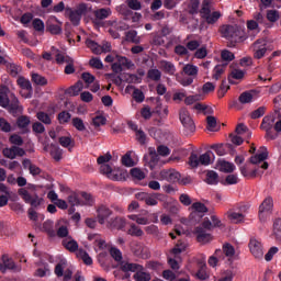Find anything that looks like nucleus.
Wrapping results in <instances>:
<instances>
[{
    "label": "nucleus",
    "instance_id": "f257e3e1",
    "mask_svg": "<svg viewBox=\"0 0 281 281\" xmlns=\"http://www.w3.org/2000/svg\"><path fill=\"white\" fill-rule=\"evenodd\" d=\"M221 33L226 41H229L228 47H236V43L245 41V30L238 25H223Z\"/></svg>",
    "mask_w": 281,
    "mask_h": 281
},
{
    "label": "nucleus",
    "instance_id": "f03ea898",
    "mask_svg": "<svg viewBox=\"0 0 281 281\" xmlns=\"http://www.w3.org/2000/svg\"><path fill=\"white\" fill-rule=\"evenodd\" d=\"M212 157H214V153H212V150H207L200 156L199 154L192 151L188 164L191 168H199V166H210V164H212Z\"/></svg>",
    "mask_w": 281,
    "mask_h": 281
},
{
    "label": "nucleus",
    "instance_id": "7ed1b4c3",
    "mask_svg": "<svg viewBox=\"0 0 281 281\" xmlns=\"http://www.w3.org/2000/svg\"><path fill=\"white\" fill-rule=\"evenodd\" d=\"M120 271H123L121 280H130L131 273H136V271H144V266L139 263H131L128 261H122L120 263Z\"/></svg>",
    "mask_w": 281,
    "mask_h": 281
},
{
    "label": "nucleus",
    "instance_id": "20e7f679",
    "mask_svg": "<svg viewBox=\"0 0 281 281\" xmlns=\"http://www.w3.org/2000/svg\"><path fill=\"white\" fill-rule=\"evenodd\" d=\"M67 260H61L57 263L55 266V276H57V278H64L63 281H71V278H74V271H71V269L65 270Z\"/></svg>",
    "mask_w": 281,
    "mask_h": 281
},
{
    "label": "nucleus",
    "instance_id": "39448f33",
    "mask_svg": "<svg viewBox=\"0 0 281 281\" xmlns=\"http://www.w3.org/2000/svg\"><path fill=\"white\" fill-rule=\"evenodd\" d=\"M235 255H236V249L229 243L224 244L222 250L221 249L215 250V256L222 260H225V258H228V260H232V258H234Z\"/></svg>",
    "mask_w": 281,
    "mask_h": 281
},
{
    "label": "nucleus",
    "instance_id": "423d86ee",
    "mask_svg": "<svg viewBox=\"0 0 281 281\" xmlns=\"http://www.w3.org/2000/svg\"><path fill=\"white\" fill-rule=\"evenodd\" d=\"M180 122H181L182 126H184L187 133H194L196 131L194 121H192V117L190 116L188 111L182 110L180 112Z\"/></svg>",
    "mask_w": 281,
    "mask_h": 281
},
{
    "label": "nucleus",
    "instance_id": "0eeeda50",
    "mask_svg": "<svg viewBox=\"0 0 281 281\" xmlns=\"http://www.w3.org/2000/svg\"><path fill=\"white\" fill-rule=\"evenodd\" d=\"M160 179L162 181H168L169 183H179L181 173L175 169H165L160 171Z\"/></svg>",
    "mask_w": 281,
    "mask_h": 281
},
{
    "label": "nucleus",
    "instance_id": "6e6552de",
    "mask_svg": "<svg viewBox=\"0 0 281 281\" xmlns=\"http://www.w3.org/2000/svg\"><path fill=\"white\" fill-rule=\"evenodd\" d=\"M254 58L260 60V58H265V54H267V42L262 40H257L252 44Z\"/></svg>",
    "mask_w": 281,
    "mask_h": 281
},
{
    "label": "nucleus",
    "instance_id": "1a4fd4ad",
    "mask_svg": "<svg viewBox=\"0 0 281 281\" xmlns=\"http://www.w3.org/2000/svg\"><path fill=\"white\" fill-rule=\"evenodd\" d=\"M248 247L255 258L261 259L262 256H265V251L262 250V243H260L258 239L250 238Z\"/></svg>",
    "mask_w": 281,
    "mask_h": 281
},
{
    "label": "nucleus",
    "instance_id": "9d476101",
    "mask_svg": "<svg viewBox=\"0 0 281 281\" xmlns=\"http://www.w3.org/2000/svg\"><path fill=\"white\" fill-rule=\"evenodd\" d=\"M273 210V198L267 196L259 206V218L265 221V214L272 212Z\"/></svg>",
    "mask_w": 281,
    "mask_h": 281
},
{
    "label": "nucleus",
    "instance_id": "9b49d317",
    "mask_svg": "<svg viewBox=\"0 0 281 281\" xmlns=\"http://www.w3.org/2000/svg\"><path fill=\"white\" fill-rule=\"evenodd\" d=\"M100 172L101 175H106L111 181H120V179H122V175H120L116 170H113V167H111L109 164L101 165Z\"/></svg>",
    "mask_w": 281,
    "mask_h": 281
},
{
    "label": "nucleus",
    "instance_id": "f8f14e48",
    "mask_svg": "<svg viewBox=\"0 0 281 281\" xmlns=\"http://www.w3.org/2000/svg\"><path fill=\"white\" fill-rule=\"evenodd\" d=\"M46 31L54 35L61 34L63 27L60 26V23L58 22V19H56V16H52L48 19V21L46 22Z\"/></svg>",
    "mask_w": 281,
    "mask_h": 281
},
{
    "label": "nucleus",
    "instance_id": "ddd939ff",
    "mask_svg": "<svg viewBox=\"0 0 281 281\" xmlns=\"http://www.w3.org/2000/svg\"><path fill=\"white\" fill-rule=\"evenodd\" d=\"M194 236H196L198 243H202L205 245V243H210L212 240V234L207 233L206 229L203 227H195L193 231Z\"/></svg>",
    "mask_w": 281,
    "mask_h": 281
},
{
    "label": "nucleus",
    "instance_id": "4468645a",
    "mask_svg": "<svg viewBox=\"0 0 281 281\" xmlns=\"http://www.w3.org/2000/svg\"><path fill=\"white\" fill-rule=\"evenodd\" d=\"M30 124H32V121L27 115H21L16 119V126L23 135L30 133Z\"/></svg>",
    "mask_w": 281,
    "mask_h": 281
},
{
    "label": "nucleus",
    "instance_id": "2eb2a0df",
    "mask_svg": "<svg viewBox=\"0 0 281 281\" xmlns=\"http://www.w3.org/2000/svg\"><path fill=\"white\" fill-rule=\"evenodd\" d=\"M111 214H113L111 209H109L104 205L99 206L97 210L98 223L100 225H104V223H106V220L109 218V216H111Z\"/></svg>",
    "mask_w": 281,
    "mask_h": 281
},
{
    "label": "nucleus",
    "instance_id": "dca6fc26",
    "mask_svg": "<svg viewBox=\"0 0 281 281\" xmlns=\"http://www.w3.org/2000/svg\"><path fill=\"white\" fill-rule=\"evenodd\" d=\"M211 150H214L216 155L220 157H223L224 155H227L228 150H234V145L227 143V144H213L211 145Z\"/></svg>",
    "mask_w": 281,
    "mask_h": 281
},
{
    "label": "nucleus",
    "instance_id": "f3484780",
    "mask_svg": "<svg viewBox=\"0 0 281 281\" xmlns=\"http://www.w3.org/2000/svg\"><path fill=\"white\" fill-rule=\"evenodd\" d=\"M10 88L8 86H0V106L8 109L10 106Z\"/></svg>",
    "mask_w": 281,
    "mask_h": 281
},
{
    "label": "nucleus",
    "instance_id": "a211bd4d",
    "mask_svg": "<svg viewBox=\"0 0 281 281\" xmlns=\"http://www.w3.org/2000/svg\"><path fill=\"white\" fill-rule=\"evenodd\" d=\"M239 171H240V175L246 179H256L258 175H262V171H260V168L250 170L249 166L247 165L239 167Z\"/></svg>",
    "mask_w": 281,
    "mask_h": 281
},
{
    "label": "nucleus",
    "instance_id": "6ab92c4d",
    "mask_svg": "<svg viewBox=\"0 0 281 281\" xmlns=\"http://www.w3.org/2000/svg\"><path fill=\"white\" fill-rule=\"evenodd\" d=\"M273 124H276V116H265L262 119L260 128L266 131L268 136H271V130L273 128Z\"/></svg>",
    "mask_w": 281,
    "mask_h": 281
},
{
    "label": "nucleus",
    "instance_id": "aec40b11",
    "mask_svg": "<svg viewBox=\"0 0 281 281\" xmlns=\"http://www.w3.org/2000/svg\"><path fill=\"white\" fill-rule=\"evenodd\" d=\"M109 227H111V229L124 232V227H126V218L120 216L111 218L109 221Z\"/></svg>",
    "mask_w": 281,
    "mask_h": 281
},
{
    "label": "nucleus",
    "instance_id": "412c9836",
    "mask_svg": "<svg viewBox=\"0 0 281 281\" xmlns=\"http://www.w3.org/2000/svg\"><path fill=\"white\" fill-rule=\"evenodd\" d=\"M61 245L63 247H65V249H67V251H70V254H76V251H80V249H78V241H76V239H72L71 237L63 239Z\"/></svg>",
    "mask_w": 281,
    "mask_h": 281
},
{
    "label": "nucleus",
    "instance_id": "4be33fe9",
    "mask_svg": "<svg viewBox=\"0 0 281 281\" xmlns=\"http://www.w3.org/2000/svg\"><path fill=\"white\" fill-rule=\"evenodd\" d=\"M111 14H113L111 8H101L93 11L95 21H104V19H109Z\"/></svg>",
    "mask_w": 281,
    "mask_h": 281
},
{
    "label": "nucleus",
    "instance_id": "5701e85b",
    "mask_svg": "<svg viewBox=\"0 0 281 281\" xmlns=\"http://www.w3.org/2000/svg\"><path fill=\"white\" fill-rule=\"evenodd\" d=\"M85 89V83L82 81H77L74 86L66 89L65 94L70 97L80 95V91Z\"/></svg>",
    "mask_w": 281,
    "mask_h": 281
},
{
    "label": "nucleus",
    "instance_id": "b1692460",
    "mask_svg": "<svg viewBox=\"0 0 281 281\" xmlns=\"http://www.w3.org/2000/svg\"><path fill=\"white\" fill-rule=\"evenodd\" d=\"M261 153L251 156L249 158L250 164L256 165V164H260V161H265L267 159V157H269V151H267V147H260Z\"/></svg>",
    "mask_w": 281,
    "mask_h": 281
},
{
    "label": "nucleus",
    "instance_id": "393cba45",
    "mask_svg": "<svg viewBox=\"0 0 281 281\" xmlns=\"http://www.w3.org/2000/svg\"><path fill=\"white\" fill-rule=\"evenodd\" d=\"M160 69H162L165 74H168V76H175V74H177V67L168 60H160Z\"/></svg>",
    "mask_w": 281,
    "mask_h": 281
},
{
    "label": "nucleus",
    "instance_id": "a878e982",
    "mask_svg": "<svg viewBox=\"0 0 281 281\" xmlns=\"http://www.w3.org/2000/svg\"><path fill=\"white\" fill-rule=\"evenodd\" d=\"M166 195L161 194V193H149V195H147V200H146V205H157V203H159V201H165Z\"/></svg>",
    "mask_w": 281,
    "mask_h": 281
},
{
    "label": "nucleus",
    "instance_id": "bb28decb",
    "mask_svg": "<svg viewBox=\"0 0 281 281\" xmlns=\"http://www.w3.org/2000/svg\"><path fill=\"white\" fill-rule=\"evenodd\" d=\"M66 16H68L69 21L72 23V25L78 26L80 25V21L82 16L77 13L75 10L66 9Z\"/></svg>",
    "mask_w": 281,
    "mask_h": 281
},
{
    "label": "nucleus",
    "instance_id": "cd10ccee",
    "mask_svg": "<svg viewBox=\"0 0 281 281\" xmlns=\"http://www.w3.org/2000/svg\"><path fill=\"white\" fill-rule=\"evenodd\" d=\"M77 258L82 260V262L86 263L87 267H91V265H93V259L91 258V256H89V252H87V250L85 249H79L77 251Z\"/></svg>",
    "mask_w": 281,
    "mask_h": 281
},
{
    "label": "nucleus",
    "instance_id": "c85d7f7f",
    "mask_svg": "<svg viewBox=\"0 0 281 281\" xmlns=\"http://www.w3.org/2000/svg\"><path fill=\"white\" fill-rule=\"evenodd\" d=\"M68 203L71 205L69 212H76V205H85V203L80 200L78 194L72 193L68 196Z\"/></svg>",
    "mask_w": 281,
    "mask_h": 281
},
{
    "label": "nucleus",
    "instance_id": "c756f323",
    "mask_svg": "<svg viewBox=\"0 0 281 281\" xmlns=\"http://www.w3.org/2000/svg\"><path fill=\"white\" fill-rule=\"evenodd\" d=\"M218 168L221 172H234V170H236V166L234 165V162H229L226 160H220Z\"/></svg>",
    "mask_w": 281,
    "mask_h": 281
},
{
    "label": "nucleus",
    "instance_id": "7c9ffc66",
    "mask_svg": "<svg viewBox=\"0 0 281 281\" xmlns=\"http://www.w3.org/2000/svg\"><path fill=\"white\" fill-rule=\"evenodd\" d=\"M205 182L209 186H218V173L214 170H209L206 172Z\"/></svg>",
    "mask_w": 281,
    "mask_h": 281
},
{
    "label": "nucleus",
    "instance_id": "2f4dec72",
    "mask_svg": "<svg viewBox=\"0 0 281 281\" xmlns=\"http://www.w3.org/2000/svg\"><path fill=\"white\" fill-rule=\"evenodd\" d=\"M31 80L34 85H37V87H45L47 85V78L37 72L31 75Z\"/></svg>",
    "mask_w": 281,
    "mask_h": 281
},
{
    "label": "nucleus",
    "instance_id": "473e14b6",
    "mask_svg": "<svg viewBox=\"0 0 281 281\" xmlns=\"http://www.w3.org/2000/svg\"><path fill=\"white\" fill-rule=\"evenodd\" d=\"M222 14L220 13V11H214L212 13H209V15H205L204 19L205 23H207V25H214V23L218 22V19H221Z\"/></svg>",
    "mask_w": 281,
    "mask_h": 281
},
{
    "label": "nucleus",
    "instance_id": "72a5a7b5",
    "mask_svg": "<svg viewBox=\"0 0 281 281\" xmlns=\"http://www.w3.org/2000/svg\"><path fill=\"white\" fill-rule=\"evenodd\" d=\"M126 89L127 90L128 89H134L133 98H134L135 102L142 103L146 99V97L144 95V92L142 90L137 89L135 86L128 85L126 87Z\"/></svg>",
    "mask_w": 281,
    "mask_h": 281
},
{
    "label": "nucleus",
    "instance_id": "f704fd0d",
    "mask_svg": "<svg viewBox=\"0 0 281 281\" xmlns=\"http://www.w3.org/2000/svg\"><path fill=\"white\" fill-rule=\"evenodd\" d=\"M221 58H222V60L224 63L223 64L224 67H227V65H229V63H232V60H234V58H236V56L231 50L223 49L221 52Z\"/></svg>",
    "mask_w": 281,
    "mask_h": 281
},
{
    "label": "nucleus",
    "instance_id": "c9c22d12",
    "mask_svg": "<svg viewBox=\"0 0 281 281\" xmlns=\"http://www.w3.org/2000/svg\"><path fill=\"white\" fill-rule=\"evenodd\" d=\"M10 98L11 101H9L7 109L9 110V113H16V111H19V98H16L14 93H11Z\"/></svg>",
    "mask_w": 281,
    "mask_h": 281
},
{
    "label": "nucleus",
    "instance_id": "e433bc0d",
    "mask_svg": "<svg viewBox=\"0 0 281 281\" xmlns=\"http://www.w3.org/2000/svg\"><path fill=\"white\" fill-rule=\"evenodd\" d=\"M147 78L153 82H159L161 80V70L157 68L149 69L147 71Z\"/></svg>",
    "mask_w": 281,
    "mask_h": 281
},
{
    "label": "nucleus",
    "instance_id": "4c0bfd02",
    "mask_svg": "<svg viewBox=\"0 0 281 281\" xmlns=\"http://www.w3.org/2000/svg\"><path fill=\"white\" fill-rule=\"evenodd\" d=\"M128 236H134L136 238H139L140 236H144V231L139 228L136 224L132 223L130 225V228L127 231Z\"/></svg>",
    "mask_w": 281,
    "mask_h": 281
},
{
    "label": "nucleus",
    "instance_id": "58836bf2",
    "mask_svg": "<svg viewBox=\"0 0 281 281\" xmlns=\"http://www.w3.org/2000/svg\"><path fill=\"white\" fill-rule=\"evenodd\" d=\"M86 45L93 54H102V46L95 43L93 40H87Z\"/></svg>",
    "mask_w": 281,
    "mask_h": 281
},
{
    "label": "nucleus",
    "instance_id": "ea45409f",
    "mask_svg": "<svg viewBox=\"0 0 281 281\" xmlns=\"http://www.w3.org/2000/svg\"><path fill=\"white\" fill-rule=\"evenodd\" d=\"M238 101L240 104H251V102H254V94L249 91H245L239 95Z\"/></svg>",
    "mask_w": 281,
    "mask_h": 281
},
{
    "label": "nucleus",
    "instance_id": "a19ab883",
    "mask_svg": "<svg viewBox=\"0 0 281 281\" xmlns=\"http://www.w3.org/2000/svg\"><path fill=\"white\" fill-rule=\"evenodd\" d=\"M2 262L7 270L14 271V269H16V263L8 255L2 256Z\"/></svg>",
    "mask_w": 281,
    "mask_h": 281
},
{
    "label": "nucleus",
    "instance_id": "79ce46f5",
    "mask_svg": "<svg viewBox=\"0 0 281 281\" xmlns=\"http://www.w3.org/2000/svg\"><path fill=\"white\" fill-rule=\"evenodd\" d=\"M130 175L133 179H137V181L146 179V173L139 168H132Z\"/></svg>",
    "mask_w": 281,
    "mask_h": 281
},
{
    "label": "nucleus",
    "instance_id": "37998d69",
    "mask_svg": "<svg viewBox=\"0 0 281 281\" xmlns=\"http://www.w3.org/2000/svg\"><path fill=\"white\" fill-rule=\"evenodd\" d=\"M207 266L205 263H202L198 270V272L195 273V277L198 278V280H207V278H210V276H207Z\"/></svg>",
    "mask_w": 281,
    "mask_h": 281
},
{
    "label": "nucleus",
    "instance_id": "c03bdc74",
    "mask_svg": "<svg viewBox=\"0 0 281 281\" xmlns=\"http://www.w3.org/2000/svg\"><path fill=\"white\" fill-rule=\"evenodd\" d=\"M43 229L50 238H54V236H56V231H54V224L50 221H46L43 223Z\"/></svg>",
    "mask_w": 281,
    "mask_h": 281
},
{
    "label": "nucleus",
    "instance_id": "a18cd8bd",
    "mask_svg": "<svg viewBox=\"0 0 281 281\" xmlns=\"http://www.w3.org/2000/svg\"><path fill=\"white\" fill-rule=\"evenodd\" d=\"M18 85L25 91H32V82H30V79H25V77H19Z\"/></svg>",
    "mask_w": 281,
    "mask_h": 281
},
{
    "label": "nucleus",
    "instance_id": "49530a36",
    "mask_svg": "<svg viewBox=\"0 0 281 281\" xmlns=\"http://www.w3.org/2000/svg\"><path fill=\"white\" fill-rule=\"evenodd\" d=\"M59 144L63 146V148H74V139L71 136L59 137Z\"/></svg>",
    "mask_w": 281,
    "mask_h": 281
},
{
    "label": "nucleus",
    "instance_id": "de8ad7c7",
    "mask_svg": "<svg viewBox=\"0 0 281 281\" xmlns=\"http://www.w3.org/2000/svg\"><path fill=\"white\" fill-rule=\"evenodd\" d=\"M200 14H201L202 19H204L209 14H212V9H210V0H203L202 8L200 10Z\"/></svg>",
    "mask_w": 281,
    "mask_h": 281
},
{
    "label": "nucleus",
    "instance_id": "09e8293b",
    "mask_svg": "<svg viewBox=\"0 0 281 281\" xmlns=\"http://www.w3.org/2000/svg\"><path fill=\"white\" fill-rule=\"evenodd\" d=\"M18 194H19V196H21V199H22V201H24V203H29L30 200L34 198L32 194H30V191H27V189H25V188H20L18 190Z\"/></svg>",
    "mask_w": 281,
    "mask_h": 281
},
{
    "label": "nucleus",
    "instance_id": "8fccbe9b",
    "mask_svg": "<svg viewBox=\"0 0 281 281\" xmlns=\"http://www.w3.org/2000/svg\"><path fill=\"white\" fill-rule=\"evenodd\" d=\"M36 117L40 122H42V124H52V117L46 112H37Z\"/></svg>",
    "mask_w": 281,
    "mask_h": 281
},
{
    "label": "nucleus",
    "instance_id": "3c124183",
    "mask_svg": "<svg viewBox=\"0 0 281 281\" xmlns=\"http://www.w3.org/2000/svg\"><path fill=\"white\" fill-rule=\"evenodd\" d=\"M0 131L2 133H12V125L4 117H0Z\"/></svg>",
    "mask_w": 281,
    "mask_h": 281
},
{
    "label": "nucleus",
    "instance_id": "603ef678",
    "mask_svg": "<svg viewBox=\"0 0 281 281\" xmlns=\"http://www.w3.org/2000/svg\"><path fill=\"white\" fill-rule=\"evenodd\" d=\"M57 120L59 124H67L69 120H71V113H69L68 111H61L58 114Z\"/></svg>",
    "mask_w": 281,
    "mask_h": 281
},
{
    "label": "nucleus",
    "instance_id": "864d4df0",
    "mask_svg": "<svg viewBox=\"0 0 281 281\" xmlns=\"http://www.w3.org/2000/svg\"><path fill=\"white\" fill-rule=\"evenodd\" d=\"M183 72L187 76H196L199 74V68L194 65L188 64L183 67Z\"/></svg>",
    "mask_w": 281,
    "mask_h": 281
},
{
    "label": "nucleus",
    "instance_id": "5fc2aeb1",
    "mask_svg": "<svg viewBox=\"0 0 281 281\" xmlns=\"http://www.w3.org/2000/svg\"><path fill=\"white\" fill-rule=\"evenodd\" d=\"M3 155L8 159H16V145H13L10 148L3 149Z\"/></svg>",
    "mask_w": 281,
    "mask_h": 281
},
{
    "label": "nucleus",
    "instance_id": "6e6d98bb",
    "mask_svg": "<svg viewBox=\"0 0 281 281\" xmlns=\"http://www.w3.org/2000/svg\"><path fill=\"white\" fill-rule=\"evenodd\" d=\"M133 278L135 281H149L151 279L150 273L144 272L142 270L137 271Z\"/></svg>",
    "mask_w": 281,
    "mask_h": 281
},
{
    "label": "nucleus",
    "instance_id": "4d7b16f0",
    "mask_svg": "<svg viewBox=\"0 0 281 281\" xmlns=\"http://www.w3.org/2000/svg\"><path fill=\"white\" fill-rule=\"evenodd\" d=\"M199 5H201L199 0H190L189 14H199Z\"/></svg>",
    "mask_w": 281,
    "mask_h": 281
},
{
    "label": "nucleus",
    "instance_id": "13d9d810",
    "mask_svg": "<svg viewBox=\"0 0 281 281\" xmlns=\"http://www.w3.org/2000/svg\"><path fill=\"white\" fill-rule=\"evenodd\" d=\"M126 38L131 43H135V45H139V43H140V38H139V36H137V31H128L126 33Z\"/></svg>",
    "mask_w": 281,
    "mask_h": 281
},
{
    "label": "nucleus",
    "instance_id": "bf43d9fd",
    "mask_svg": "<svg viewBox=\"0 0 281 281\" xmlns=\"http://www.w3.org/2000/svg\"><path fill=\"white\" fill-rule=\"evenodd\" d=\"M72 126L76 127L77 131H87V126H85V121L80 117L72 119Z\"/></svg>",
    "mask_w": 281,
    "mask_h": 281
},
{
    "label": "nucleus",
    "instance_id": "052dcab7",
    "mask_svg": "<svg viewBox=\"0 0 281 281\" xmlns=\"http://www.w3.org/2000/svg\"><path fill=\"white\" fill-rule=\"evenodd\" d=\"M81 79L87 85V87L95 82V76L91 75L90 72H82Z\"/></svg>",
    "mask_w": 281,
    "mask_h": 281
},
{
    "label": "nucleus",
    "instance_id": "680f3d73",
    "mask_svg": "<svg viewBox=\"0 0 281 281\" xmlns=\"http://www.w3.org/2000/svg\"><path fill=\"white\" fill-rule=\"evenodd\" d=\"M216 119L214 116H207L206 117V128L207 131L214 132V131H218V128L216 127Z\"/></svg>",
    "mask_w": 281,
    "mask_h": 281
},
{
    "label": "nucleus",
    "instance_id": "e2e57ef3",
    "mask_svg": "<svg viewBox=\"0 0 281 281\" xmlns=\"http://www.w3.org/2000/svg\"><path fill=\"white\" fill-rule=\"evenodd\" d=\"M55 60L57 65H63L64 63H72V58L69 56H65L63 52L57 54V56L55 57Z\"/></svg>",
    "mask_w": 281,
    "mask_h": 281
},
{
    "label": "nucleus",
    "instance_id": "0e129e2a",
    "mask_svg": "<svg viewBox=\"0 0 281 281\" xmlns=\"http://www.w3.org/2000/svg\"><path fill=\"white\" fill-rule=\"evenodd\" d=\"M111 257L115 260V262H122V251L115 247L110 249Z\"/></svg>",
    "mask_w": 281,
    "mask_h": 281
},
{
    "label": "nucleus",
    "instance_id": "69168bd1",
    "mask_svg": "<svg viewBox=\"0 0 281 281\" xmlns=\"http://www.w3.org/2000/svg\"><path fill=\"white\" fill-rule=\"evenodd\" d=\"M119 63L121 64V67H125L126 69H132V67H135V64L126 57H119Z\"/></svg>",
    "mask_w": 281,
    "mask_h": 281
},
{
    "label": "nucleus",
    "instance_id": "338daca9",
    "mask_svg": "<svg viewBox=\"0 0 281 281\" xmlns=\"http://www.w3.org/2000/svg\"><path fill=\"white\" fill-rule=\"evenodd\" d=\"M267 19L270 21V23H276V21H278V19H280V13L276 10H268Z\"/></svg>",
    "mask_w": 281,
    "mask_h": 281
},
{
    "label": "nucleus",
    "instance_id": "774afa93",
    "mask_svg": "<svg viewBox=\"0 0 281 281\" xmlns=\"http://www.w3.org/2000/svg\"><path fill=\"white\" fill-rule=\"evenodd\" d=\"M127 7L130 10H142V2L139 0H127Z\"/></svg>",
    "mask_w": 281,
    "mask_h": 281
}]
</instances>
